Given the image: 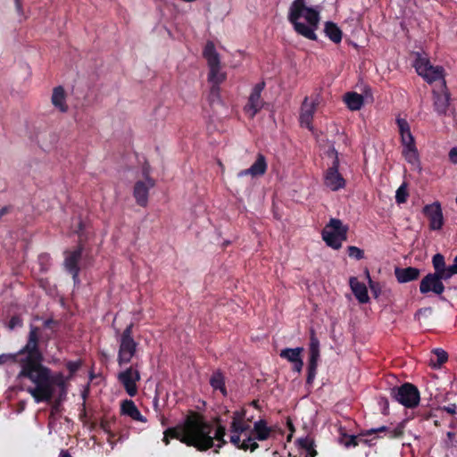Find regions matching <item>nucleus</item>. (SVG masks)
I'll use <instances>...</instances> for the list:
<instances>
[{"instance_id": "nucleus-20", "label": "nucleus", "mask_w": 457, "mask_h": 457, "mask_svg": "<svg viewBox=\"0 0 457 457\" xmlns=\"http://www.w3.org/2000/svg\"><path fill=\"white\" fill-rule=\"evenodd\" d=\"M303 351V347L285 348L280 351L279 356L291 362L293 364V370L300 373L303 367V361L301 358Z\"/></svg>"}, {"instance_id": "nucleus-43", "label": "nucleus", "mask_w": 457, "mask_h": 457, "mask_svg": "<svg viewBox=\"0 0 457 457\" xmlns=\"http://www.w3.org/2000/svg\"><path fill=\"white\" fill-rule=\"evenodd\" d=\"M22 324L21 320L19 317H12L9 322V328L13 329L17 327H21Z\"/></svg>"}, {"instance_id": "nucleus-7", "label": "nucleus", "mask_w": 457, "mask_h": 457, "mask_svg": "<svg viewBox=\"0 0 457 457\" xmlns=\"http://www.w3.org/2000/svg\"><path fill=\"white\" fill-rule=\"evenodd\" d=\"M413 66L418 75L427 83L432 84L436 81H442L444 87H446L444 68L439 65L434 66L426 55L415 53Z\"/></svg>"}, {"instance_id": "nucleus-47", "label": "nucleus", "mask_w": 457, "mask_h": 457, "mask_svg": "<svg viewBox=\"0 0 457 457\" xmlns=\"http://www.w3.org/2000/svg\"><path fill=\"white\" fill-rule=\"evenodd\" d=\"M443 410L450 414H455L457 411V406L455 403H450L447 406H444Z\"/></svg>"}, {"instance_id": "nucleus-17", "label": "nucleus", "mask_w": 457, "mask_h": 457, "mask_svg": "<svg viewBox=\"0 0 457 457\" xmlns=\"http://www.w3.org/2000/svg\"><path fill=\"white\" fill-rule=\"evenodd\" d=\"M263 88L264 83H258L253 87L249 96L248 103L245 106V112L250 118H253L263 106V101L261 98V93Z\"/></svg>"}, {"instance_id": "nucleus-39", "label": "nucleus", "mask_w": 457, "mask_h": 457, "mask_svg": "<svg viewBox=\"0 0 457 457\" xmlns=\"http://www.w3.org/2000/svg\"><path fill=\"white\" fill-rule=\"evenodd\" d=\"M366 277L369 280L370 287L371 291L374 293L375 297H378L380 293V288L378 284L373 283V281L370 278V272L368 270H365Z\"/></svg>"}, {"instance_id": "nucleus-33", "label": "nucleus", "mask_w": 457, "mask_h": 457, "mask_svg": "<svg viewBox=\"0 0 457 457\" xmlns=\"http://www.w3.org/2000/svg\"><path fill=\"white\" fill-rule=\"evenodd\" d=\"M407 184L403 183L395 192V201L397 204H403L408 198Z\"/></svg>"}, {"instance_id": "nucleus-5", "label": "nucleus", "mask_w": 457, "mask_h": 457, "mask_svg": "<svg viewBox=\"0 0 457 457\" xmlns=\"http://www.w3.org/2000/svg\"><path fill=\"white\" fill-rule=\"evenodd\" d=\"M399 133L401 136V142L403 145V155L406 162L410 163L413 169L419 172L421 171V163L419 156L417 147L415 145L414 137L411 132V128L405 119L398 117L396 119Z\"/></svg>"}, {"instance_id": "nucleus-15", "label": "nucleus", "mask_w": 457, "mask_h": 457, "mask_svg": "<svg viewBox=\"0 0 457 457\" xmlns=\"http://www.w3.org/2000/svg\"><path fill=\"white\" fill-rule=\"evenodd\" d=\"M155 185V181L148 176L143 180L136 182L133 190V195L138 205L145 207L148 203V193Z\"/></svg>"}, {"instance_id": "nucleus-19", "label": "nucleus", "mask_w": 457, "mask_h": 457, "mask_svg": "<svg viewBox=\"0 0 457 457\" xmlns=\"http://www.w3.org/2000/svg\"><path fill=\"white\" fill-rule=\"evenodd\" d=\"M444 290L445 286L435 273H429L425 276L420 284V291L422 294L434 292L436 295H441Z\"/></svg>"}, {"instance_id": "nucleus-46", "label": "nucleus", "mask_w": 457, "mask_h": 457, "mask_svg": "<svg viewBox=\"0 0 457 457\" xmlns=\"http://www.w3.org/2000/svg\"><path fill=\"white\" fill-rule=\"evenodd\" d=\"M316 370H317V368L312 369V367L308 366V377H307L308 383H312V380L314 379L315 375H316Z\"/></svg>"}, {"instance_id": "nucleus-53", "label": "nucleus", "mask_w": 457, "mask_h": 457, "mask_svg": "<svg viewBox=\"0 0 457 457\" xmlns=\"http://www.w3.org/2000/svg\"><path fill=\"white\" fill-rule=\"evenodd\" d=\"M40 259H41V260H43V259L47 260V259H48V256H47V255H42V256L40 257Z\"/></svg>"}, {"instance_id": "nucleus-13", "label": "nucleus", "mask_w": 457, "mask_h": 457, "mask_svg": "<svg viewBox=\"0 0 457 457\" xmlns=\"http://www.w3.org/2000/svg\"><path fill=\"white\" fill-rule=\"evenodd\" d=\"M117 379L129 396H135L137 394V383L141 379L138 366L132 365L121 370L118 373Z\"/></svg>"}, {"instance_id": "nucleus-29", "label": "nucleus", "mask_w": 457, "mask_h": 457, "mask_svg": "<svg viewBox=\"0 0 457 457\" xmlns=\"http://www.w3.org/2000/svg\"><path fill=\"white\" fill-rule=\"evenodd\" d=\"M325 35L334 43L338 44L342 40V30L332 21H326L324 24Z\"/></svg>"}, {"instance_id": "nucleus-38", "label": "nucleus", "mask_w": 457, "mask_h": 457, "mask_svg": "<svg viewBox=\"0 0 457 457\" xmlns=\"http://www.w3.org/2000/svg\"><path fill=\"white\" fill-rule=\"evenodd\" d=\"M348 255L351 258L356 259V260H361L364 257V252L357 247V246H349L347 249Z\"/></svg>"}, {"instance_id": "nucleus-45", "label": "nucleus", "mask_w": 457, "mask_h": 457, "mask_svg": "<svg viewBox=\"0 0 457 457\" xmlns=\"http://www.w3.org/2000/svg\"><path fill=\"white\" fill-rule=\"evenodd\" d=\"M449 160L452 163L457 164V147H453L449 152Z\"/></svg>"}, {"instance_id": "nucleus-16", "label": "nucleus", "mask_w": 457, "mask_h": 457, "mask_svg": "<svg viewBox=\"0 0 457 457\" xmlns=\"http://www.w3.org/2000/svg\"><path fill=\"white\" fill-rule=\"evenodd\" d=\"M137 343L134 339H120L117 361L123 366L131 361L137 353Z\"/></svg>"}, {"instance_id": "nucleus-37", "label": "nucleus", "mask_w": 457, "mask_h": 457, "mask_svg": "<svg viewBox=\"0 0 457 457\" xmlns=\"http://www.w3.org/2000/svg\"><path fill=\"white\" fill-rule=\"evenodd\" d=\"M432 263L435 269V272L445 267V258L440 253H436L433 256Z\"/></svg>"}, {"instance_id": "nucleus-6", "label": "nucleus", "mask_w": 457, "mask_h": 457, "mask_svg": "<svg viewBox=\"0 0 457 457\" xmlns=\"http://www.w3.org/2000/svg\"><path fill=\"white\" fill-rule=\"evenodd\" d=\"M399 133L401 136V142L403 145V155L406 162L410 163L413 169L419 172L421 171V163L419 156L417 147L415 145L414 137L411 132V128L405 119L398 117L396 119Z\"/></svg>"}, {"instance_id": "nucleus-22", "label": "nucleus", "mask_w": 457, "mask_h": 457, "mask_svg": "<svg viewBox=\"0 0 457 457\" xmlns=\"http://www.w3.org/2000/svg\"><path fill=\"white\" fill-rule=\"evenodd\" d=\"M66 97L67 96L62 87L58 86L53 89L51 103L53 106L62 113H65L69 110Z\"/></svg>"}, {"instance_id": "nucleus-54", "label": "nucleus", "mask_w": 457, "mask_h": 457, "mask_svg": "<svg viewBox=\"0 0 457 457\" xmlns=\"http://www.w3.org/2000/svg\"><path fill=\"white\" fill-rule=\"evenodd\" d=\"M162 425L164 426L165 425V420L164 419L162 420Z\"/></svg>"}, {"instance_id": "nucleus-1", "label": "nucleus", "mask_w": 457, "mask_h": 457, "mask_svg": "<svg viewBox=\"0 0 457 457\" xmlns=\"http://www.w3.org/2000/svg\"><path fill=\"white\" fill-rule=\"evenodd\" d=\"M225 435L226 428L224 426L214 427L203 416L192 413L182 423L167 428L163 432L162 442L168 445L170 438H176L198 451H206L214 446L220 449L226 445Z\"/></svg>"}, {"instance_id": "nucleus-21", "label": "nucleus", "mask_w": 457, "mask_h": 457, "mask_svg": "<svg viewBox=\"0 0 457 457\" xmlns=\"http://www.w3.org/2000/svg\"><path fill=\"white\" fill-rule=\"evenodd\" d=\"M268 168L266 158L263 154H258L255 162L250 168L243 170L237 173L238 178L251 176L253 178L262 176Z\"/></svg>"}, {"instance_id": "nucleus-23", "label": "nucleus", "mask_w": 457, "mask_h": 457, "mask_svg": "<svg viewBox=\"0 0 457 457\" xmlns=\"http://www.w3.org/2000/svg\"><path fill=\"white\" fill-rule=\"evenodd\" d=\"M81 257V250L76 249L66 253L64 265L66 270L72 274L74 282L77 281L79 276L78 262Z\"/></svg>"}, {"instance_id": "nucleus-41", "label": "nucleus", "mask_w": 457, "mask_h": 457, "mask_svg": "<svg viewBox=\"0 0 457 457\" xmlns=\"http://www.w3.org/2000/svg\"><path fill=\"white\" fill-rule=\"evenodd\" d=\"M211 101H220V88L219 86L212 85L211 89Z\"/></svg>"}, {"instance_id": "nucleus-11", "label": "nucleus", "mask_w": 457, "mask_h": 457, "mask_svg": "<svg viewBox=\"0 0 457 457\" xmlns=\"http://www.w3.org/2000/svg\"><path fill=\"white\" fill-rule=\"evenodd\" d=\"M38 343V328L30 326L28 342L23 348L15 353H3L0 354V365L7 363H17L20 368H22V361L28 360L32 351L36 348Z\"/></svg>"}, {"instance_id": "nucleus-8", "label": "nucleus", "mask_w": 457, "mask_h": 457, "mask_svg": "<svg viewBox=\"0 0 457 457\" xmlns=\"http://www.w3.org/2000/svg\"><path fill=\"white\" fill-rule=\"evenodd\" d=\"M203 55L207 62L209 72L208 80L212 85L219 86L226 80L227 73L223 71L220 54L215 49L214 44L211 41L207 42Z\"/></svg>"}, {"instance_id": "nucleus-9", "label": "nucleus", "mask_w": 457, "mask_h": 457, "mask_svg": "<svg viewBox=\"0 0 457 457\" xmlns=\"http://www.w3.org/2000/svg\"><path fill=\"white\" fill-rule=\"evenodd\" d=\"M348 227L339 219L332 218L322 230V239L326 245L335 250L341 248L347 238Z\"/></svg>"}, {"instance_id": "nucleus-34", "label": "nucleus", "mask_w": 457, "mask_h": 457, "mask_svg": "<svg viewBox=\"0 0 457 457\" xmlns=\"http://www.w3.org/2000/svg\"><path fill=\"white\" fill-rule=\"evenodd\" d=\"M433 353L436 358V361H434L432 359L430 361L433 366L439 367L447 361V353L443 349H435Z\"/></svg>"}, {"instance_id": "nucleus-25", "label": "nucleus", "mask_w": 457, "mask_h": 457, "mask_svg": "<svg viewBox=\"0 0 457 457\" xmlns=\"http://www.w3.org/2000/svg\"><path fill=\"white\" fill-rule=\"evenodd\" d=\"M349 284L354 296L359 301V303H366L370 301L366 286L360 282L357 278H350Z\"/></svg>"}, {"instance_id": "nucleus-4", "label": "nucleus", "mask_w": 457, "mask_h": 457, "mask_svg": "<svg viewBox=\"0 0 457 457\" xmlns=\"http://www.w3.org/2000/svg\"><path fill=\"white\" fill-rule=\"evenodd\" d=\"M287 19L297 34L317 40L316 30L320 21L319 9L306 6L305 0H295L289 7Z\"/></svg>"}, {"instance_id": "nucleus-26", "label": "nucleus", "mask_w": 457, "mask_h": 457, "mask_svg": "<svg viewBox=\"0 0 457 457\" xmlns=\"http://www.w3.org/2000/svg\"><path fill=\"white\" fill-rule=\"evenodd\" d=\"M450 105V94L445 87L442 93H434V107L437 113L445 115Z\"/></svg>"}, {"instance_id": "nucleus-35", "label": "nucleus", "mask_w": 457, "mask_h": 457, "mask_svg": "<svg viewBox=\"0 0 457 457\" xmlns=\"http://www.w3.org/2000/svg\"><path fill=\"white\" fill-rule=\"evenodd\" d=\"M436 275H437L440 281L449 279L453 275L457 274L456 271H454V269L452 268V265L445 266L443 269L439 270L438 271L435 272Z\"/></svg>"}, {"instance_id": "nucleus-30", "label": "nucleus", "mask_w": 457, "mask_h": 457, "mask_svg": "<svg viewBox=\"0 0 457 457\" xmlns=\"http://www.w3.org/2000/svg\"><path fill=\"white\" fill-rule=\"evenodd\" d=\"M345 102L350 110L357 111L363 105V97L355 92H349L345 96Z\"/></svg>"}, {"instance_id": "nucleus-36", "label": "nucleus", "mask_w": 457, "mask_h": 457, "mask_svg": "<svg viewBox=\"0 0 457 457\" xmlns=\"http://www.w3.org/2000/svg\"><path fill=\"white\" fill-rule=\"evenodd\" d=\"M59 386L61 389H64L65 387V378L62 373L58 372L54 375L51 374V387L54 388V386Z\"/></svg>"}, {"instance_id": "nucleus-2", "label": "nucleus", "mask_w": 457, "mask_h": 457, "mask_svg": "<svg viewBox=\"0 0 457 457\" xmlns=\"http://www.w3.org/2000/svg\"><path fill=\"white\" fill-rule=\"evenodd\" d=\"M42 359L37 345L28 360H21L22 368L18 374V378H27L32 383L26 390L36 403L49 402L54 393V388L51 387V370L41 364Z\"/></svg>"}, {"instance_id": "nucleus-55", "label": "nucleus", "mask_w": 457, "mask_h": 457, "mask_svg": "<svg viewBox=\"0 0 457 457\" xmlns=\"http://www.w3.org/2000/svg\"><path fill=\"white\" fill-rule=\"evenodd\" d=\"M455 201H456V203H457V197H456V200H455Z\"/></svg>"}, {"instance_id": "nucleus-27", "label": "nucleus", "mask_w": 457, "mask_h": 457, "mask_svg": "<svg viewBox=\"0 0 457 457\" xmlns=\"http://www.w3.org/2000/svg\"><path fill=\"white\" fill-rule=\"evenodd\" d=\"M121 413L130 417L134 420L145 423L146 419L140 413L135 403L131 400H125L121 403Z\"/></svg>"}, {"instance_id": "nucleus-52", "label": "nucleus", "mask_w": 457, "mask_h": 457, "mask_svg": "<svg viewBox=\"0 0 457 457\" xmlns=\"http://www.w3.org/2000/svg\"><path fill=\"white\" fill-rule=\"evenodd\" d=\"M51 323H52V320H46L45 321V327H49Z\"/></svg>"}, {"instance_id": "nucleus-10", "label": "nucleus", "mask_w": 457, "mask_h": 457, "mask_svg": "<svg viewBox=\"0 0 457 457\" xmlns=\"http://www.w3.org/2000/svg\"><path fill=\"white\" fill-rule=\"evenodd\" d=\"M327 156L331 159V162L324 173V185L331 191H338L345 187V179L338 171V153L332 147L328 150Z\"/></svg>"}, {"instance_id": "nucleus-28", "label": "nucleus", "mask_w": 457, "mask_h": 457, "mask_svg": "<svg viewBox=\"0 0 457 457\" xmlns=\"http://www.w3.org/2000/svg\"><path fill=\"white\" fill-rule=\"evenodd\" d=\"M309 367L317 368L318 361L320 360V342L319 339L315 337L314 332L312 331L310 337V345H309Z\"/></svg>"}, {"instance_id": "nucleus-51", "label": "nucleus", "mask_w": 457, "mask_h": 457, "mask_svg": "<svg viewBox=\"0 0 457 457\" xmlns=\"http://www.w3.org/2000/svg\"><path fill=\"white\" fill-rule=\"evenodd\" d=\"M8 209L4 207L0 210V218L7 212Z\"/></svg>"}, {"instance_id": "nucleus-50", "label": "nucleus", "mask_w": 457, "mask_h": 457, "mask_svg": "<svg viewBox=\"0 0 457 457\" xmlns=\"http://www.w3.org/2000/svg\"><path fill=\"white\" fill-rule=\"evenodd\" d=\"M452 268L454 269V271L457 273V256L454 258L453 264H452Z\"/></svg>"}, {"instance_id": "nucleus-3", "label": "nucleus", "mask_w": 457, "mask_h": 457, "mask_svg": "<svg viewBox=\"0 0 457 457\" xmlns=\"http://www.w3.org/2000/svg\"><path fill=\"white\" fill-rule=\"evenodd\" d=\"M229 442L238 449L250 450L253 452L258 448L256 440H267L272 432L264 420H259L253 423L251 429L249 423L245 420L244 410L236 411L231 416L229 425Z\"/></svg>"}, {"instance_id": "nucleus-12", "label": "nucleus", "mask_w": 457, "mask_h": 457, "mask_svg": "<svg viewBox=\"0 0 457 457\" xmlns=\"http://www.w3.org/2000/svg\"><path fill=\"white\" fill-rule=\"evenodd\" d=\"M392 395L398 403L407 408L416 407L420 399L418 388L410 383L393 388Z\"/></svg>"}, {"instance_id": "nucleus-24", "label": "nucleus", "mask_w": 457, "mask_h": 457, "mask_svg": "<svg viewBox=\"0 0 457 457\" xmlns=\"http://www.w3.org/2000/svg\"><path fill=\"white\" fill-rule=\"evenodd\" d=\"M395 275L399 283H407L416 280L420 277V271L414 267L395 268Z\"/></svg>"}, {"instance_id": "nucleus-32", "label": "nucleus", "mask_w": 457, "mask_h": 457, "mask_svg": "<svg viewBox=\"0 0 457 457\" xmlns=\"http://www.w3.org/2000/svg\"><path fill=\"white\" fill-rule=\"evenodd\" d=\"M210 383L214 390H220L222 395H226L224 378L220 372H214L210 379Z\"/></svg>"}, {"instance_id": "nucleus-31", "label": "nucleus", "mask_w": 457, "mask_h": 457, "mask_svg": "<svg viewBox=\"0 0 457 457\" xmlns=\"http://www.w3.org/2000/svg\"><path fill=\"white\" fill-rule=\"evenodd\" d=\"M377 432H386V435L389 438H397L400 437L403 433V428L401 426H398L396 428H394L392 429L388 428L386 426L379 427L378 428H371L368 431V435H371Z\"/></svg>"}, {"instance_id": "nucleus-49", "label": "nucleus", "mask_w": 457, "mask_h": 457, "mask_svg": "<svg viewBox=\"0 0 457 457\" xmlns=\"http://www.w3.org/2000/svg\"><path fill=\"white\" fill-rule=\"evenodd\" d=\"M60 457H72L67 451L62 450L60 453Z\"/></svg>"}, {"instance_id": "nucleus-48", "label": "nucleus", "mask_w": 457, "mask_h": 457, "mask_svg": "<svg viewBox=\"0 0 457 457\" xmlns=\"http://www.w3.org/2000/svg\"><path fill=\"white\" fill-rule=\"evenodd\" d=\"M358 445L357 443V438L356 436H349V438L347 439V441L345 442V445L346 447H349V446H356Z\"/></svg>"}, {"instance_id": "nucleus-18", "label": "nucleus", "mask_w": 457, "mask_h": 457, "mask_svg": "<svg viewBox=\"0 0 457 457\" xmlns=\"http://www.w3.org/2000/svg\"><path fill=\"white\" fill-rule=\"evenodd\" d=\"M318 104L317 100H310L308 97H305L300 113V122L303 127L307 128L310 130H312L313 127L312 125L313 115L316 110V106Z\"/></svg>"}, {"instance_id": "nucleus-44", "label": "nucleus", "mask_w": 457, "mask_h": 457, "mask_svg": "<svg viewBox=\"0 0 457 457\" xmlns=\"http://www.w3.org/2000/svg\"><path fill=\"white\" fill-rule=\"evenodd\" d=\"M80 366V362L79 361H69L67 363V369L70 370V372L72 374L76 372Z\"/></svg>"}, {"instance_id": "nucleus-42", "label": "nucleus", "mask_w": 457, "mask_h": 457, "mask_svg": "<svg viewBox=\"0 0 457 457\" xmlns=\"http://www.w3.org/2000/svg\"><path fill=\"white\" fill-rule=\"evenodd\" d=\"M120 339H133V337H132V324L129 325L124 329Z\"/></svg>"}, {"instance_id": "nucleus-14", "label": "nucleus", "mask_w": 457, "mask_h": 457, "mask_svg": "<svg viewBox=\"0 0 457 457\" xmlns=\"http://www.w3.org/2000/svg\"><path fill=\"white\" fill-rule=\"evenodd\" d=\"M423 213L428 219L431 230H440L444 226V215L439 202L427 204L423 208Z\"/></svg>"}, {"instance_id": "nucleus-40", "label": "nucleus", "mask_w": 457, "mask_h": 457, "mask_svg": "<svg viewBox=\"0 0 457 457\" xmlns=\"http://www.w3.org/2000/svg\"><path fill=\"white\" fill-rule=\"evenodd\" d=\"M14 5H15L16 12L20 16L21 20H25L26 19V15H25V12L23 11V8H22V2H21V0H14Z\"/></svg>"}]
</instances>
